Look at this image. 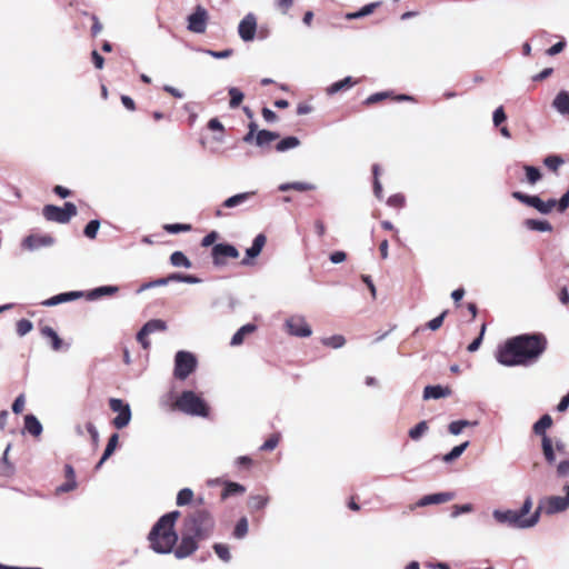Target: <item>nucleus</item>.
Here are the masks:
<instances>
[{"label": "nucleus", "instance_id": "2eb2a0df", "mask_svg": "<svg viewBox=\"0 0 569 569\" xmlns=\"http://www.w3.org/2000/svg\"><path fill=\"white\" fill-rule=\"evenodd\" d=\"M194 539L197 538L184 529L181 542L174 550V556L178 559H182L190 556L193 551H196L198 546Z\"/></svg>", "mask_w": 569, "mask_h": 569}, {"label": "nucleus", "instance_id": "864d4df0", "mask_svg": "<svg viewBox=\"0 0 569 569\" xmlns=\"http://www.w3.org/2000/svg\"><path fill=\"white\" fill-rule=\"evenodd\" d=\"M390 97L389 92H377L371 96H369L365 101L363 104L366 106H372L375 103L381 102Z\"/></svg>", "mask_w": 569, "mask_h": 569}, {"label": "nucleus", "instance_id": "cd10ccee", "mask_svg": "<svg viewBox=\"0 0 569 569\" xmlns=\"http://www.w3.org/2000/svg\"><path fill=\"white\" fill-rule=\"evenodd\" d=\"M41 335L50 340L51 347L54 351H59L62 348L61 338L51 327L46 326L41 328Z\"/></svg>", "mask_w": 569, "mask_h": 569}, {"label": "nucleus", "instance_id": "c756f323", "mask_svg": "<svg viewBox=\"0 0 569 569\" xmlns=\"http://www.w3.org/2000/svg\"><path fill=\"white\" fill-rule=\"evenodd\" d=\"M279 138V133L269 131V130H260L256 134V143L259 147H263L269 144L270 142L277 140Z\"/></svg>", "mask_w": 569, "mask_h": 569}, {"label": "nucleus", "instance_id": "c85d7f7f", "mask_svg": "<svg viewBox=\"0 0 569 569\" xmlns=\"http://www.w3.org/2000/svg\"><path fill=\"white\" fill-rule=\"evenodd\" d=\"M24 428L30 435L34 437L40 436L42 432V426L33 415H27L24 417Z\"/></svg>", "mask_w": 569, "mask_h": 569}, {"label": "nucleus", "instance_id": "b1692460", "mask_svg": "<svg viewBox=\"0 0 569 569\" xmlns=\"http://www.w3.org/2000/svg\"><path fill=\"white\" fill-rule=\"evenodd\" d=\"M358 83V80H355L352 77H346L342 80L333 82L331 86L327 88V93L332 96L339 91L348 90Z\"/></svg>", "mask_w": 569, "mask_h": 569}, {"label": "nucleus", "instance_id": "13d9d810", "mask_svg": "<svg viewBox=\"0 0 569 569\" xmlns=\"http://www.w3.org/2000/svg\"><path fill=\"white\" fill-rule=\"evenodd\" d=\"M242 492H244V488L241 485L236 483V482H227L226 489L223 492V497L226 498L230 495L242 493Z\"/></svg>", "mask_w": 569, "mask_h": 569}, {"label": "nucleus", "instance_id": "9d476101", "mask_svg": "<svg viewBox=\"0 0 569 569\" xmlns=\"http://www.w3.org/2000/svg\"><path fill=\"white\" fill-rule=\"evenodd\" d=\"M109 407L113 412L118 413V416L112 420V425L117 429L127 427L131 420L130 406L121 399L110 398Z\"/></svg>", "mask_w": 569, "mask_h": 569}, {"label": "nucleus", "instance_id": "aec40b11", "mask_svg": "<svg viewBox=\"0 0 569 569\" xmlns=\"http://www.w3.org/2000/svg\"><path fill=\"white\" fill-rule=\"evenodd\" d=\"M451 395V389L449 387H442L440 385L437 386H427L423 390V399H439L445 398Z\"/></svg>", "mask_w": 569, "mask_h": 569}, {"label": "nucleus", "instance_id": "0eeeda50", "mask_svg": "<svg viewBox=\"0 0 569 569\" xmlns=\"http://www.w3.org/2000/svg\"><path fill=\"white\" fill-rule=\"evenodd\" d=\"M174 408L191 416L208 417L209 415V407L193 391H183L176 400Z\"/></svg>", "mask_w": 569, "mask_h": 569}, {"label": "nucleus", "instance_id": "2f4dec72", "mask_svg": "<svg viewBox=\"0 0 569 569\" xmlns=\"http://www.w3.org/2000/svg\"><path fill=\"white\" fill-rule=\"evenodd\" d=\"M525 226L533 231H551L552 226L547 220L527 219Z\"/></svg>", "mask_w": 569, "mask_h": 569}, {"label": "nucleus", "instance_id": "58836bf2", "mask_svg": "<svg viewBox=\"0 0 569 569\" xmlns=\"http://www.w3.org/2000/svg\"><path fill=\"white\" fill-rule=\"evenodd\" d=\"M523 170L526 172V179L530 184H535L541 179V172L538 168L525 164Z\"/></svg>", "mask_w": 569, "mask_h": 569}, {"label": "nucleus", "instance_id": "6e6d98bb", "mask_svg": "<svg viewBox=\"0 0 569 569\" xmlns=\"http://www.w3.org/2000/svg\"><path fill=\"white\" fill-rule=\"evenodd\" d=\"M469 425H470V421H468V420H457V421H452L449 425L448 429H449L450 433L459 435Z\"/></svg>", "mask_w": 569, "mask_h": 569}, {"label": "nucleus", "instance_id": "7ed1b4c3", "mask_svg": "<svg viewBox=\"0 0 569 569\" xmlns=\"http://www.w3.org/2000/svg\"><path fill=\"white\" fill-rule=\"evenodd\" d=\"M552 426V418L550 415H543L532 427L533 432L542 438V452L548 462L555 461L559 458V462H569V453L563 442L553 441L546 435L548 428Z\"/></svg>", "mask_w": 569, "mask_h": 569}, {"label": "nucleus", "instance_id": "338daca9", "mask_svg": "<svg viewBox=\"0 0 569 569\" xmlns=\"http://www.w3.org/2000/svg\"><path fill=\"white\" fill-rule=\"evenodd\" d=\"M24 396L23 395H20L16 398V400L13 401L12 403V411L16 413V415H19L23 411L24 409Z\"/></svg>", "mask_w": 569, "mask_h": 569}, {"label": "nucleus", "instance_id": "79ce46f5", "mask_svg": "<svg viewBox=\"0 0 569 569\" xmlns=\"http://www.w3.org/2000/svg\"><path fill=\"white\" fill-rule=\"evenodd\" d=\"M229 96H230L229 107L231 109L238 108L244 98L243 93L238 88H234V87L229 89Z\"/></svg>", "mask_w": 569, "mask_h": 569}, {"label": "nucleus", "instance_id": "69168bd1", "mask_svg": "<svg viewBox=\"0 0 569 569\" xmlns=\"http://www.w3.org/2000/svg\"><path fill=\"white\" fill-rule=\"evenodd\" d=\"M149 332L143 331V327L140 329V331L137 333V340L139 343H141L142 348L144 350H148L150 348V341L148 340Z\"/></svg>", "mask_w": 569, "mask_h": 569}, {"label": "nucleus", "instance_id": "603ef678", "mask_svg": "<svg viewBox=\"0 0 569 569\" xmlns=\"http://www.w3.org/2000/svg\"><path fill=\"white\" fill-rule=\"evenodd\" d=\"M163 229L169 233H178L191 230V226L184 223H169L164 224Z\"/></svg>", "mask_w": 569, "mask_h": 569}, {"label": "nucleus", "instance_id": "0e129e2a", "mask_svg": "<svg viewBox=\"0 0 569 569\" xmlns=\"http://www.w3.org/2000/svg\"><path fill=\"white\" fill-rule=\"evenodd\" d=\"M92 26H91V36L97 37L103 29L102 23L96 14L91 16Z\"/></svg>", "mask_w": 569, "mask_h": 569}, {"label": "nucleus", "instance_id": "6e6552de", "mask_svg": "<svg viewBox=\"0 0 569 569\" xmlns=\"http://www.w3.org/2000/svg\"><path fill=\"white\" fill-rule=\"evenodd\" d=\"M197 358L189 351H178L174 357L173 376L178 380H186L197 368Z\"/></svg>", "mask_w": 569, "mask_h": 569}, {"label": "nucleus", "instance_id": "a878e982", "mask_svg": "<svg viewBox=\"0 0 569 569\" xmlns=\"http://www.w3.org/2000/svg\"><path fill=\"white\" fill-rule=\"evenodd\" d=\"M257 330V326L253 323H247L242 326L231 338V346H239L243 342L244 337Z\"/></svg>", "mask_w": 569, "mask_h": 569}, {"label": "nucleus", "instance_id": "7c9ffc66", "mask_svg": "<svg viewBox=\"0 0 569 569\" xmlns=\"http://www.w3.org/2000/svg\"><path fill=\"white\" fill-rule=\"evenodd\" d=\"M118 291H119V288L117 286H102V287L91 290L88 293V298L93 300V299L101 298L102 296L116 295Z\"/></svg>", "mask_w": 569, "mask_h": 569}, {"label": "nucleus", "instance_id": "f8f14e48", "mask_svg": "<svg viewBox=\"0 0 569 569\" xmlns=\"http://www.w3.org/2000/svg\"><path fill=\"white\" fill-rule=\"evenodd\" d=\"M208 19V11L202 6H197L194 11L188 17V29L194 33H203Z\"/></svg>", "mask_w": 569, "mask_h": 569}, {"label": "nucleus", "instance_id": "9b49d317", "mask_svg": "<svg viewBox=\"0 0 569 569\" xmlns=\"http://www.w3.org/2000/svg\"><path fill=\"white\" fill-rule=\"evenodd\" d=\"M213 264L217 267L226 266L229 259H237L239 257L238 249L229 243H218L211 250Z\"/></svg>", "mask_w": 569, "mask_h": 569}, {"label": "nucleus", "instance_id": "473e14b6", "mask_svg": "<svg viewBox=\"0 0 569 569\" xmlns=\"http://www.w3.org/2000/svg\"><path fill=\"white\" fill-rule=\"evenodd\" d=\"M315 189V184L309 182H291L279 186L280 191L296 190L299 192L310 191Z\"/></svg>", "mask_w": 569, "mask_h": 569}, {"label": "nucleus", "instance_id": "f257e3e1", "mask_svg": "<svg viewBox=\"0 0 569 569\" xmlns=\"http://www.w3.org/2000/svg\"><path fill=\"white\" fill-rule=\"evenodd\" d=\"M547 339L542 333H526L508 339L499 346L496 359L499 363L513 367L527 366L536 361L547 349Z\"/></svg>", "mask_w": 569, "mask_h": 569}, {"label": "nucleus", "instance_id": "c9c22d12", "mask_svg": "<svg viewBox=\"0 0 569 569\" xmlns=\"http://www.w3.org/2000/svg\"><path fill=\"white\" fill-rule=\"evenodd\" d=\"M118 441H119L118 433L111 435V437L108 440L104 452L98 462H104L106 460H108L110 458V456L113 453V451L116 450V448L118 446Z\"/></svg>", "mask_w": 569, "mask_h": 569}, {"label": "nucleus", "instance_id": "c03bdc74", "mask_svg": "<svg viewBox=\"0 0 569 569\" xmlns=\"http://www.w3.org/2000/svg\"><path fill=\"white\" fill-rule=\"evenodd\" d=\"M213 549H214V552L217 553V556L224 562H228L230 561L231 559V555H230V551H229V547L227 545H223V543H216L213 546Z\"/></svg>", "mask_w": 569, "mask_h": 569}, {"label": "nucleus", "instance_id": "de8ad7c7", "mask_svg": "<svg viewBox=\"0 0 569 569\" xmlns=\"http://www.w3.org/2000/svg\"><path fill=\"white\" fill-rule=\"evenodd\" d=\"M428 430V425L426 421L419 422L412 429L409 430V437L412 440H418L426 431Z\"/></svg>", "mask_w": 569, "mask_h": 569}, {"label": "nucleus", "instance_id": "1a4fd4ad", "mask_svg": "<svg viewBox=\"0 0 569 569\" xmlns=\"http://www.w3.org/2000/svg\"><path fill=\"white\" fill-rule=\"evenodd\" d=\"M77 207L72 202H66L62 208L54 204H46L42 209L46 220L58 223H68L72 217L77 216Z\"/></svg>", "mask_w": 569, "mask_h": 569}, {"label": "nucleus", "instance_id": "37998d69", "mask_svg": "<svg viewBox=\"0 0 569 569\" xmlns=\"http://www.w3.org/2000/svg\"><path fill=\"white\" fill-rule=\"evenodd\" d=\"M469 446V442L466 441L459 446H456L450 452L443 456L445 462L452 461L460 457V455L466 450V448Z\"/></svg>", "mask_w": 569, "mask_h": 569}, {"label": "nucleus", "instance_id": "680f3d73", "mask_svg": "<svg viewBox=\"0 0 569 569\" xmlns=\"http://www.w3.org/2000/svg\"><path fill=\"white\" fill-rule=\"evenodd\" d=\"M387 202L391 207L402 208L406 202V199L402 194L398 193V194H393V196L389 197Z\"/></svg>", "mask_w": 569, "mask_h": 569}, {"label": "nucleus", "instance_id": "393cba45", "mask_svg": "<svg viewBox=\"0 0 569 569\" xmlns=\"http://www.w3.org/2000/svg\"><path fill=\"white\" fill-rule=\"evenodd\" d=\"M545 203L548 208V213H550L555 208L559 212H565L569 208V189L560 198V200L557 201L556 199H549V200L545 201Z\"/></svg>", "mask_w": 569, "mask_h": 569}, {"label": "nucleus", "instance_id": "a18cd8bd", "mask_svg": "<svg viewBox=\"0 0 569 569\" xmlns=\"http://www.w3.org/2000/svg\"><path fill=\"white\" fill-rule=\"evenodd\" d=\"M268 501V497L252 496L249 499V507L253 510H260L267 506Z\"/></svg>", "mask_w": 569, "mask_h": 569}, {"label": "nucleus", "instance_id": "f704fd0d", "mask_svg": "<svg viewBox=\"0 0 569 569\" xmlns=\"http://www.w3.org/2000/svg\"><path fill=\"white\" fill-rule=\"evenodd\" d=\"M299 144H300V140L297 137H287L277 143L276 150L279 152H283L289 149L296 148Z\"/></svg>", "mask_w": 569, "mask_h": 569}, {"label": "nucleus", "instance_id": "bb28decb", "mask_svg": "<svg viewBox=\"0 0 569 569\" xmlns=\"http://www.w3.org/2000/svg\"><path fill=\"white\" fill-rule=\"evenodd\" d=\"M66 478L67 481L59 487H57L56 491L57 493L61 492H68L76 488L77 483L74 481V471L70 465H67L66 467Z\"/></svg>", "mask_w": 569, "mask_h": 569}, {"label": "nucleus", "instance_id": "a211bd4d", "mask_svg": "<svg viewBox=\"0 0 569 569\" xmlns=\"http://www.w3.org/2000/svg\"><path fill=\"white\" fill-rule=\"evenodd\" d=\"M267 242V238L263 233H259L252 242V246L247 249L246 254L247 257L241 260L242 266H249L251 264V259L258 257L260 252L262 251L264 244Z\"/></svg>", "mask_w": 569, "mask_h": 569}, {"label": "nucleus", "instance_id": "5701e85b", "mask_svg": "<svg viewBox=\"0 0 569 569\" xmlns=\"http://www.w3.org/2000/svg\"><path fill=\"white\" fill-rule=\"evenodd\" d=\"M256 196V191H248L229 197L222 202L223 208H234L248 201L250 198Z\"/></svg>", "mask_w": 569, "mask_h": 569}, {"label": "nucleus", "instance_id": "f3484780", "mask_svg": "<svg viewBox=\"0 0 569 569\" xmlns=\"http://www.w3.org/2000/svg\"><path fill=\"white\" fill-rule=\"evenodd\" d=\"M257 30V20L252 13H248L239 23L238 32L243 41H251Z\"/></svg>", "mask_w": 569, "mask_h": 569}, {"label": "nucleus", "instance_id": "774afa93", "mask_svg": "<svg viewBox=\"0 0 569 569\" xmlns=\"http://www.w3.org/2000/svg\"><path fill=\"white\" fill-rule=\"evenodd\" d=\"M531 508H532V500H531V498H530V497H528V498L523 501V505H522V507L520 508V510H518V511H519V513L521 515V518H522V519H528V518H529L528 513L530 512Z\"/></svg>", "mask_w": 569, "mask_h": 569}, {"label": "nucleus", "instance_id": "f03ea898", "mask_svg": "<svg viewBox=\"0 0 569 569\" xmlns=\"http://www.w3.org/2000/svg\"><path fill=\"white\" fill-rule=\"evenodd\" d=\"M179 511H171L162 516L149 533L151 548L158 553H169L178 540L173 530Z\"/></svg>", "mask_w": 569, "mask_h": 569}, {"label": "nucleus", "instance_id": "49530a36", "mask_svg": "<svg viewBox=\"0 0 569 569\" xmlns=\"http://www.w3.org/2000/svg\"><path fill=\"white\" fill-rule=\"evenodd\" d=\"M193 498V492L189 488H184L178 492L177 496V505L184 506L188 505Z\"/></svg>", "mask_w": 569, "mask_h": 569}, {"label": "nucleus", "instance_id": "ddd939ff", "mask_svg": "<svg viewBox=\"0 0 569 569\" xmlns=\"http://www.w3.org/2000/svg\"><path fill=\"white\" fill-rule=\"evenodd\" d=\"M54 243V238L50 234L33 233L26 237L22 241V248L27 250H37L42 247H50Z\"/></svg>", "mask_w": 569, "mask_h": 569}, {"label": "nucleus", "instance_id": "4468645a", "mask_svg": "<svg viewBox=\"0 0 569 569\" xmlns=\"http://www.w3.org/2000/svg\"><path fill=\"white\" fill-rule=\"evenodd\" d=\"M288 332L297 337H309L311 328L302 317H291L286 321Z\"/></svg>", "mask_w": 569, "mask_h": 569}, {"label": "nucleus", "instance_id": "72a5a7b5", "mask_svg": "<svg viewBox=\"0 0 569 569\" xmlns=\"http://www.w3.org/2000/svg\"><path fill=\"white\" fill-rule=\"evenodd\" d=\"M170 262L173 267L190 268L192 266L189 258L181 251H174L170 256Z\"/></svg>", "mask_w": 569, "mask_h": 569}, {"label": "nucleus", "instance_id": "39448f33", "mask_svg": "<svg viewBox=\"0 0 569 569\" xmlns=\"http://www.w3.org/2000/svg\"><path fill=\"white\" fill-rule=\"evenodd\" d=\"M565 496H547L539 500L538 507L533 515L553 516L565 512L569 509V482L563 486Z\"/></svg>", "mask_w": 569, "mask_h": 569}, {"label": "nucleus", "instance_id": "a19ab883", "mask_svg": "<svg viewBox=\"0 0 569 569\" xmlns=\"http://www.w3.org/2000/svg\"><path fill=\"white\" fill-rule=\"evenodd\" d=\"M563 159L557 154H551L543 159V164L552 172H557L559 167L563 164Z\"/></svg>", "mask_w": 569, "mask_h": 569}, {"label": "nucleus", "instance_id": "6ab92c4d", "mask_svg": "<svg viewBox=\"0 0 569 569\" xmlns=\"http://www.w3.org/2000/svg\"><path fill=\"white\" fill-rule=\"evenodd\" d=\"M455 497L451 492H439L422 497L411 509L415 507H426L429 505H439L452 500Z\"/></svg>", "mask_w": 569, "mask_h": 569}, {"label": "nucleus", "instance_id": "3c124183", "mask_svg": "<svg viewBox=\"0 0 569 569\" xmlns=\"http://www.w3.org/2000/svg\"><path fill=\"white\" fill-rule=\"evenodd\" d=\"M100 222L99 220H91L88 222V224L84 227L83 233L89 239H94L97 236V232L99 230Z\"/></svg>", "mask_w": 569, "mask_h": 569}, {"label": "nucleus", "instance_id": "dca6fc26", "mask_svg": "<svg viewBox=\"0 0 569 569\" xmlns=\"http://www.w3.org/2000/svg\"><path fill=\"white\" fill-rule=\"evenodd\" d=\"M511 196L521 203L535 208L540 213L548 214V208L545 201L540 199L538 196L526 194L521 191H513Z\"/></svg>", "mask_w": 569, "mask_h": 569}, {"label": "nucleus", "instance_id": "20e7f679", "mask_svg": "<svg viewBox=\"0 0 569 569\" xmlns=\"http://www.w3.org/2000/svg\"><path fill=\"white\" fill-rule=\"evenodd\" d=\"M184 529L197 539H207L214 529V520L207 510H197L186 519Z\"/></svg>", "mask_w": 569, "mask_h": 569}, {"label": "nucleus", "instance_id": "e433bc0d", "mask_svg": "<svg viewBox=\"0 0 569 569\" xmlns=\"http://www.w3.org/2000/svg\"><path fill=\"white\" fill-rule=\"evenodd\" d=\"M379 6H380V2H372V3H369V4L365 6L362 9H360V10H359V11H357V12L348 13V14L346 16V18H347L348 20L362 18V17H365V16H368V14L372 13V12H373V10H375L376 8H378Z\"/></svg>", "mask_w": 569, "mask_h": 569}, {"label": "nucleus", "instance_id": "e2e57ef3", "mask_svg": "<svg viewBox=\"0 0 569 569\" xmlns=\"http://www.w3.org/2000/svg\"><path fill=\"white\" fill-rule=\"evenodd\" d=\"M452 513L451 516L453 518L458 517L459 515L461 513H467V512H471L472 511V506L470 503H466V505H456L452 507Z\"/></svg>", "mask_w": 569, "mask_h": 569}, {"label": "nucleus", "instance_id": "423d86ee", "mask_svg": "<svg viewBox=\"0 0 569 569\" xmlns=\"http://www.w3.org/2000/svg\"><path fill=\"white\" fill-rule=\"evenodd\" d=\"M492 517L500 525H506L516 529H529L538 523V515H531L528 519H522L518 510H501L496 509Z\"/></svg>", "mask_w": 569, "mask_h": 569}, {"label": "nucleus", "instance_id": "4d7b16f0", "mask_svg": "<svg viewBox=\"0 0 569 569\" xmlns=\"http://www.w3.org/2000/svg\"><path fill=\"white\" fill-rule=\"evenodd\" d=\"M448 315V311L445 310L442 311L438 317L433 318L432 320H430L428 323H427V327L432 330V331H436L438 330L442 323H443V320L446 318V316Z\"/></svg>", "mask_w": 569, "mask_h": 569}, {"label": "nucleus", "instance_id": "bf43d9fd", "mask_svg": "<svg viewBox=\"0 0 569 569\" xmlns=\"http://www.w3.org/2000/svg\"><path fill=\"white\" fill-rule=\"evenodd\" d=\"M486 328H487L486 323H482L479 336L467 347V350L469 352H475L479 349V347L482 342V339H483Z\"/></svg>", "mask_w": 569, "mask_h": 569}, {"label": "nucleus", "instance_id": "4c0bfd02", "mask_svg": "<svg viewBox=\"0 0 569 569\" xmlns=\"http://www.w3.org/2000/svg\"><path fill=\"white\" fill-rule=\"evenodd\" d=\"M166 329H167V323L161 319L149 320L143 326V331L149 332V333H152L156 331H164Z\"/></svg>", "mask_w": 569, "mask_h": 569}, {"label": "nucleus", "instance_id": "052dcab7", "mask_svg": "<svg viewBox=\"0 0 569 569\" xmlns=\"http://www.w3.org/2000/svg\"><path fill=\"white\" fill-rule=\"evenodd\" d=\"M507 119V116H506V112H505V109L502 106L498 107L495 112H493V124L496 127H499L502 122H505Z\"/></svg>", "mask_w": 569, "mask_h": 569}, {"label": "nucleus", "instance_id": "4be33fe9", "mask_svg": "<svg viewBox=\"0 0 569 569\" xmlns=\"http://www.w3.org/2000/svg\"><path fill=\"white\" fill-rule=\"evenodd\" d=\"M553 108L561 114H569V92L561 90L552 101Z\"/></svg>", "mask_w": 569, "mask_h": 569}, {"label": "nucleus", "instance_id": "412c9836", "mask_svg": "<svg viewBox=\"0 0 569 569\" xmlns=\"http://www.w3.org/2000/svg\"><path fill=\"white\" fill-rule=\"evenodd\" d=\"M80 297H82V292H80V291H70V292L59 293V295L53 296V297L49 298L48 300L43 301L42 305L49 306V307L57 306L59 303L76 300Z\"/></svg>", "mask_w": 569, "mask_h": 569}, {"label": "nucleus", "instance_id": "ea45409f", "mask_svg": "<svg viewBox=\"0 0 569 569\" xmlns=\"http://www.w3.org/2000/svg\"><path fill=\"white\" fill-rule=\"evenodd\" d=\"M281 440V435L274 432L268 437V439L260 446L261 451H271L277 448Z\"/></svg>", "mask_w": 569, "mask_h": 569}, {"label": "nucleus", "instance_id": "5fc2aeb1", "mask_svg": "<svg viewBox=\"0 0 569 569\" xmlns=\"http://www.w3.org/2000/svg\"><path fill=\"white\" fill-rule=\"evenodd\" d=\"M32 322L28 319H20L17 322V333L22 337L32 330Z\"/></svg>", "mask_w": 569, "mask_h": 569}, {"label": "nucleus", "instance_id": "8fccbe9b", "mask_svg": "<svg viewBox=\"0 0 569 569\" xmlns=\"http://www.w3.org/2000/svg\"><path fill=\"white\" fill-rule=\"evenodd\" d=\"M323 345L331 348H340L346 343V339L343 336L337 335L322 340Z\"/></svg>", "mask_w": 569, "mask_h": 569}, {"label": "nucleus", "instance_id": "09e8293b", "mask_svg": "<svg viewBox=\"0 0 569 569\" xmlns=\"http://www.w3.org/2000/svg\"><path fill=\"white\" fill-rule=\"evenodd\" d=\"M248 532V520L247 518H241L234 528L233 536L238 539H242Z\"/></svg>", "mask_w": 569, "mask_h": 569}]
</instances>
